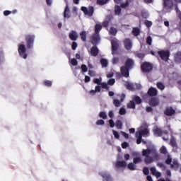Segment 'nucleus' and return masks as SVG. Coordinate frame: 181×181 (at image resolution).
<instances>
[{
  "mask_svg": "<svg viewBox=\"0 0 181 181\" xmlns=\"http://www.w3.org/2000/svg\"><path fill=\"white\" fill-rule=\"evenodd\" d=\"M142 156L144 157V163L149 165L153 162V158H159V154L156 150L152 148L144 149L141 152Z\"/></svg>",
  "mask_w": 181,
  "mask_h": 181,
  "instance_id": "obj_1",
  "label": "nucleus"
},
{
  "mask_svg": "<svg viewBox=\"0 0 181 181\" xmlns=\"http://www.w3.org/2000/svg\"><path fill=\"white\" fill-rule=\"evenodd\" d=\"M165 163L166 165H170L171 169H174L175 170L179 169V162L177 160H173L172 163V157L169 154L167 156Z\"/></svg>",
  "mask_w": 181,
  "mask_h": 181,
  "instance_id": "obj_2",
  "label": "nucleus"
},
{
  "mask_svg": "<svg viewBox=\"0 0 181 181\" xmlns=\"http://www.w3.org/2000/svg\"><path fill=\"white\" fill-rule=\"evenodd\" d=\"M158 54L163 62H169V57H170V51L168 49H161L158 51Z\"/></svg>",
  "mask_w": 181,
  "mask_h": 181,
  "instance_id": "obj_3",
  "label": "nucleus"
},
{
  "mask_svg": "<svg viewBox=\"0 0 181 181\" xmlns=\"http://www.w3.org/2000/svg\"><path fill=\"white\" fill-rule=\"evenodd\" d=\"M141 69L143 73H151L153 70V65L148 62H145L141 64Z\"/></svg>",
  "mask_w": 181,
  "mask_h": 181,
  "instance_id": "obj_4",
  "label": "nucleus"
},
{
  "mask_svg": "<svg viewBox=\"0 0 181 181\" xmlns=\"http://www.w3.org/2000/svg\"><path fill=\"white\" fill-rule=\"evenodd\" d=\"M163 10L168 13L173 9V0H163Z\"/></svg>",
  "mask_w": 181,
  "mask_h": 181,
  "instance_id": "obj_5",
  "label": "nucleus"
},
{
  "mask_svg": "<svg viewBox=\"0 0 181 181\" xmlns=\"http://www.w3.org/2000/svg\"><path fill=\"white\" fill-rule=\"evenodd\" d=\"M35 35H27L25 36V42L27 49H33V45L35 43Z\"/></svg>",
  "mask_w": 181,
  "mask_h": 181,
  "instance_id": "obj_6",
  "label": "nucleus"
},
{
  "mask_svg": "<svg viewBox=\"0 0 181 181\" xmlns=\"http://www.w3.org/2000/svg\"><path fill=\"white\" fill-rule=\"evenodd\" d=\"M18 52L21 57L23 59H28V54H26V47L23 44L18 46Z\"/></svg>",
  "mask_w": 181,
  "mask_h": 181,
  "instance_id": "obj_7",
  "label": "nucleus"
},
{
  "mask_svg": "<svg viewBox=\"0 0 181 181\" xmlns=\"http://www.w3.org/2000/svg\"><path fill=\"white\" fill-rule=\"evenodd\" d=\"M81 9L85 15H87V16H92L94 13V6H90L88 8L82 6Z\"/></svg>",
  "mask_w": 181,
  "mask_h": 181,
  "instance_id": "obj_8",
  "label": "nucleus"
},
{
  "mask_svg": "<svg viewBox=\"0 0 181 181\" xmlns=\"http://www.w3.org/2000/svg\"><path fill=\"white\" fill-rule=\"evenodd\" d=\"M164 114L167 117H172L176 114V110L172 107V106L167 107L164 110Z\"/></svg>",
  "mask_w": 181,
  "mask_h": 181,
  "instance_id": "obj_9",
  "label": "nucleus"
},
{
  "mask_svg": "<svg viewBox=\"0 0 181 181\" xmlns=\"http://www.w3.org/2000/svg\"><path fill=\"white\" fill-rule=\"evenodd\" d=\"M134 66H135L134 59L128 58L125 62L124 66L129 69V70H132V69H134Z\"/></svg>",
  "mask_w": 181,
  "mask_h": 181,
  "instance_id": "obj_10",
  "label": "nucleus"
},
{
  "mask_svg": "<svg viewBox=\"0 0 181 181\" xmlns=\"http://www.w3.org/2000/svg\"><path fill=\"white\" fill-rule=\"evenodd\" d=\"M137 134L141 135V136L149 135V129H148V127H144V126H141L140 130L137 132Z\"/></svg>",
  "mask_w": 181,
  "mask_h": 181,
  "instance_id": "obj_11",
  "label": "nucleus"
},
{
  "mask_svg": "<svg viewBox=\"0 0 181 181\" xmlns=\"http://www.w3.org/2000/svg\"><path fill=\"white\" fill-rule=\"evenodd\" d=\"M100 34H93L90 37V42L92 45H98L100 42Z\"/></svg>",
  "mask_w": 181,
  "mask_h": 181,
  "instance_id": "obj_12",
  "label": "nucleus"
},
{
  "mask_svg": "<svg viewBox=\"0 0 181 181\" xmlns=\"http://www.w3.org/2000/svg\"><path fill=\"white\" fill-rule=\"evenodd\" d=\"M129 70L127 66H122L120 68V73L123 77L128 78L129 77Z\"/></svg>",
  "mask_w": 181,
  "mask_h": 181,
  "instance_id": "obj_13",
  "label": "nucleus"
},
{
  "mask_svg": "<svg viewBox=\"0 0 181 181\" xmlns=\"http://www.w3.org/2000/svg\"><path fill=\"white\" fill-rule=\"evenodd\" d=\"M112 45V54H114V52H117L119 49V43L115 40L111 41Z\"/></svg>",
  "mask_w": 181,
  "mask_h": 181,
  "instance_id": "obj_14",
  "label": "nucleus"
},
{
  "mask_svg": "<svg viewBox=\"0 0 181 181\" xmlns=\"http://www.w3.org/2000/svg\"><path fill=\"white\" fill-rule=\"evenodd\" d=\"M124 48L126 50H131L132 49V41L129 38H126L124 40Z\"/></svg>",
  "mask_w": 181,
  "mask_h": 181,
  "instance_id": "obj_15",
  "label": "nucleus"
},
{
  "mask_svg": "<svg viewBox=\"0 0 181 181\" xmlns=\"http://www.w3.org/2000/svg\"><path fill=\"white\" fill-rule=\"evenodd\" d=\"M90 56H93V57H97V56H98V53H100V49H98V47H97V46H93L90 48Z\"/></svg>",
  "mask_w": 181,
  "mask_h": 181,
  "instance_id": "obj_16",
  "label": "nucleus"
},
{
  "mask_svg": "<svg viewBox=\"0 0 181 181\" xmlns=\"http://www.w3.org/2000/svg\"><path fill=\"white\" fill-rule=\"evenodd\" d=\"M69 37L71 40H73V42H76L78 39V34H77V32L75 30H71L69 33Z\"/></svg>",
  "mask_w": 181,
  "mask_h": 181,
  "instance_id": "obj_17",
  "label": "nucleus"
},
{
  "mask_svg": "<svg viewBox=\"0 0 181 181\" xmlns=\"http://www.w3.org/2000/svg\"><path fill=\"white\" fill-rule=\"evenodd\" d=\"M147 94L149 97H156V95H158V90L153 87H151L148 89Z\"/></svg>",
  "mask_w": 181,
  "mask_h": 181,
  "instance_id": "obj_18",
  "label": "nucleus"
},
{
  "mask_svg": "<svg viewBox=\"0 0 181 181\" xmlns=\"http://www.w3.org/2000/svg\"><path fill=\"white\" fill-rule=\"evenodd\" d=\"M148 104L151 107H157V105H159V99L156 98H152L149 100Z\"/></svg>",
  "mask_w": 181,
  "mask_h": 181,
  "instance_id": "obj_19",
  "label": "nucleus"
},
{
  "mask_svg": "<svg viewBox=\"0 0 181 181\" xmlns=\"http://www.w3.org/2000/svg\"><path fill=\"white\" fill-rule=\"evenodd\" d=\"M100 175L104 179L103 181H112L111 175L108 173H100Z\"/></svg>",
  "mask_w": 181,
  "mask_h": 181,
  "instance_id": "obj_20",
  "label": "nucleus"
},
{
  "mask_svg": "<svg viewBox=\"0 0 181 181\" xmlns=\"http://www.w3.org/2000/svg\"><path fill=\"white\" fill-rule=\"evenodd\" d=\"M174 60H175V63L181 64V51H178L175 54Z\"/></svg>",
  "mask_w": 181,
  "mask_h": 181,
  "instance_id": "obj_21",
  "label": "nucleus"
},
{
  "mask_svg": "<svg viewBox=\"0 0 181 181\" xmlns=\"http://www.w3.org/2000/svg\"><path fill=\"white\" fill-rule=\"evenodd\" d=\"M71 16L70 14V8H69V5H66L64 11V18H66L67 19H69Z\"/></svg>",
  "mask_w": 181,
  "mask_h": 181,
  "instance_id": "obj_22",
  "label": "nucleus"
},
{
  "mask_svg": "<svg viewBox=\"0 0 181 181\" xmlns=\"http://www.w3.org/2000/svg\"><path fill=\"white\" fill-rule=\"evenodd\" d=\"M153 132L154 135H156V136H162L163 131L162 129H160L159 127H154Z\"/></svg>",
  "mask_w": 181,
  "mask_h": 181,
  "instance_id": "obj_23",
  "label": "nucleus"
},
{
  "mask_svg": "<svg viewBox=\"0 0 181 181\" xmlns=\"http://www.w3.org/2000/svg\"><path fill=\"white\" fill-rule=\"evenodd\" d=\"M150 170L153 176H156V177H160L162 176V173L156 171V168L155 167H151L150 168Z\"/></svg>",
  "mask_w": 181,
  "mask_h": 181,
  "instance_id": "obj_24",
  "label": "nucleus"
},
{
  "mask_svg": "<svg viewBox=\"0 0 181 181\" xmlns=\"http://www.w3.org/2000/svg\"><path fill=\"white\" fill-rule=\"evenodd\" d=\"M116 168H126L127 167V162L122 160V161H117Z\"/></svg>",
  "mask_w": 181,
  "mask_h": 181,
  "instance_id": "obj_25",
  "label": "nucleus"
},
{
  "mask_svg": "<svg viewBox=\"0 0 181 181\" xmlns=\"http://www.w3.org/2000/svg\"><path fill=\"white\" fill-rule=\"evenodd\" d=\"M132 33L134 36H139L141 35V30L137 27L133 28Z\"/></svg>",
  "mask_w": 181,
  "mask_h": 181,
  "instance_id": "obj_26",
  "label": "nucleus"
},
{
  "mask_svg": "<svg viewBox=\"0 0 181 181\" xmlns=\"http://www.w3.org/2000/svg\"><path fill=\"white\" fill-rule=\"evenodd\" d=\"M136 138H137V139H136V144H137V145L141 144V143L142 141L144 142V144H146V141L142 140V136L138 134V133H136Z\"/></svg>",
  "mask_w": 181,
  "mask_h": 181,
  "instance_id": "obj_27",
  "label": "nucleus"
},
{
  "mask_svg": "<svg viewBox=\"0 0 181 181\" xmlns=\"http://www.w3.org/2000/svg\"><path fill=\"white\" fill-rule=\"evenodd\" d=\"M80 36L82 42H87V33L86 31L81 32Z\"/></svg>",
  "mask_w": 181,
  "mask_h": 181,
  "instance_id": "obj_28",
  "label": "nucleus"
},
{
  "mask_svg": "<svg viewBox=\"0 0 181 181\" xmlns=\"http://www.w3.org/2000/svg\"><path fill=\"white\" fill-rule=\"evenodd\" d=\"M100 64L102 65V67H108V60L106 59L102 58L100 59Z\"/></svg>",
  "mask_w": 181,
  "mask_h": 181,
  "instance_id": "obj_29",
  "label": "nucleus"
},
{
  "mask_svg": "<svg viewBox=\"0 0 181 181\" xmlns=\"http://www.w3.org/2000/svg\"><path fill=\"white\" fill-rule=\"evenodd\" d=\"M118 33V30H117V28L112 27L110 29L109 33L112 35V36H117V33Z\"/></svg>",
  "mask_w": 181,
  "mask_h": 181,
  "instance_id": "obj_30",
  "label": "nucleus"
},
{
  "mask_svg": "<svg viewBox=\"0 0 181 181\" xmlns=\"http://www.w3.org/2000/svg\"><path fill=\"white\" fill-rule=\"evenodd\" d=\"M101 29H103V25H101L100 24H96L95 25V33L98 35L101 31Z\"/></svg>",
  "mask_w": 181,
  "mask_h": 181,
  "instance_id": "obj_31",
  "label": "nucleus"
},
{
  "mask_svg": "<svg viewBox=\"0 0 181 181\" xmlns=\"http://www.w3.org/2000/svg\"><path fill=\"white\" fill-rule=\"evenodd\" d=\"M110 2V0H97V5H100L103 6V5H105Z\"/></svg>",
  "mask_w": 181,
  "mask_h": 181,
  "instance_id": "obj_32",
  "label": "nucleus"
},
{
  "mask_svg": "<svg viewBox=\"0 0 181 181\" xmlns=\"http://www.w3.org/2000/svg\"><path fill=\"white\" fill-rule=\"evenodd\" d=\"M134 54H135L136 57H138L139 59H141V60H144V58L145 57V53L136 52Z\"/></svg>",
  "mask_w": 181,
  "mask_h": 181,
  "instance_id": "obj_33",
  "label": "nucleus"
},
{
  "mask_svg": "<svg viewBox=\"0 0 181 181\" xmlns=\"http://www.w3.org/2000/svg\"><path fill=\"white\" fill-rule=\"evenodd\" d=\"M156 86L158 90H160L161 91H163V90H165V85L162 82H158L156 83Z\"/></svg>",
  "mask_w": 181,
  "mask_h": 181,
  "instance_id": "obj_34",
  "label": "nucleus"
},
{
  "mask_svg": "<svg viewBox=\"0 0 181 181\" xmlns=\"http://www.w3.org/2000/svg\"><path fill=\"white\" fill-rule=\"evenodd\" d=\"M116 128L117 129H122V122L119 119L116 121Z\"/></svg>",
  "mask_w": 181,
  "mask_h": 181,
  "instance_id": "obj_35",
  "label": "nucleus"
},
{
  "mask_svg": "<svg viewBox=\"0 0 181 181\" xmlns=\"http://www.w3.org/2000/svg\"><path fill=\"white\" fill-rule=\"evenodd\" d=\"M115 15H118V16L121 15V6H115Z\"/></svg>",
  "mask_w": 181,
  "mask_h": 181,
  "instance_id": "obj_36",
  "label": "nucleus"
},
{
  "mask_svg": "<svg viewBox=\"0 0 181 181\" xmlns=\"http://www.w3.org/2000/svg\"><path fill=\"white\" fill-rule=\"evenodd\" d=\"M127 168H128V169H129V170H136V168L135 166V164H134V163H129L127 165Z\"/></svg>",
  "mask_w": 181,
  "mask_h": 181,
  "instance_id": "obj_37",
  "label": "nucleus"
},
{
  "mask_svg": "<svg viewBox=\"0 0 181 181\" xmlns=\"http://www.w3.org/2000/svg\"><path fill=\"white\" fill-rule=\"evenodd\" d=\"M160 153H162L163 155H168V150L166 149V147L165 146H163L160 148Z\"/></svg>",
  "mask_w": 181,
  "mask_h": 181,
  "instance_id": "obj_38",
  "label": "nucleus"
},
{
  "mask_svg": "<svg viewBox=\"0 0 181 181\" xmlns=\"http://www.w3.org/2000/svg\"><path fill=\"white\" fill-rule=\"evenodd\" d=\"M142 162V158L140 157H136L133 158V163L136 165V163H141Z\"/></svg>",
  "mask_w": 181,
  "mask_h": 181,
  "instance_id": "obj_39",
  "label": "nucleus"
},
{
  "mask_svg": "<svg viewBox=\"0 0 181 181\" xmlns=\"http://www.w3.org/2000/svg\"><path fill=\"white\" fill-rule=\"evenodd\" d=\"M127 108L135 109V102L130 100L129 103H127Z\"/></svg>",
  "mask_w": 181,
  "mask_h": 181,
  "instance_id": "obj_40",
  "label": "nucleus"
},
{
  "mask_svg": "<svg viewBox=\"0 0 181 181\" xmlns=\"http://www.w3.org/2000/svg\"><path fill=\"white\" fill-rule=\"evenodd\" d=\"M134 100L135 101L136 104H142V99L139 96L134 97Z\"/></svg>",
  "mask_w": 181,
  "mask_h": 181,
  "instance_id": "obj_41",
  "label": "nucleus"
},
{
  "mask_svg": "<svg viewBox=\"0 0 181 181\" xmlns=\"http://www.w3.org/2000/svg\"><path fill=\"white\" fill-rule=\"evenodd\" d=\"M99 117L100 118H103V119H107V113L105 112H100L99 113Z\"/></svg>",
  "mask_w": 181,
  "mask_h": 181,
  "instance_id": "obj_42",
  "label": "nucleus"
},
{
  "mask_svg": "<svg viewBox=\"0 0 181 181\" xmlns=\"http://www.w3.org/2000/svg\"><path fill=\"white\" fill-rule=\"evenodd\" d=\"M141 17L144 19H148V18H149V13L146 11H141Z\"/></svg>",
  "mask_w": 181,
  "mask_h": 181,
  "instance_id": "obj_43",
  "label": "nucleus"
},
{
  "mask_svg": "<svg viewBox=\"0 0 181 181\" xmlns=\"http://www.w3.org/2000/svg\"><path fill=\"white\" fill-rule=\"evenodd\" d=\"M44 86H46V87H52V81L49 80H45L43 81Z\"/></svg>",
  "mask_w": 181,
  "mask_h": 181,
  "instance_id": "obj_44",
  "label": "nucleus"
},
{
  "mask_svg": "<svg viewBox=\"0 0 181 181\" xmlns=\"http://www.w3.org/2000/svg\"><path fill=\"white\" fill-rule=\"evenodd\" d=\"M113 104L115 107H119L121 105V101H119V100L115 99L113 100Z\"/></svg>",
  "mask_w": 181,
  "mask_h": 181,
  "instance_id": "obj_45",
  "label": "nucleus"
},
{
  "mask_svg": "<svg viewBox=\"0 0 181 181\" xmlns=\"http://www.w3.org/2000/svg\"><path fill=\"white\" fill-rule=\"evenodd\" d=\"M5 58L4 57V51L0 50V64L1 63H4Z\"/></svg>",
  "mask_w": 181,
  "mask_h": 181,
  "instance_id": "obj_46",
  "label": "nucleus"
},
{
  "mask_svg": "<svg viewBox=\"0 0 181 181\" xmlns=\"http://www.w3.org/2000/svg\"><path fill=\"white\" fill-rule=\"evenodd\" d=\"M146 43L148 46H152V37L148 36L146 38Z\"/></svg>",
  "mask_w": 181,
  "mask_h": 181,
  "instance_id": "obj_47",
  "label": "nucleus"
},
{
  "mask_svg": "<svg viewBox=\"0 0 181 181\" xmlns=\"http://www.w3.org/2000/svg\"><path fill=\"white\" fill-rule=\"evenodd\" d=\"M100 86H101L102 88H105V90L110 89V87H108V84H107L106 83L103 82L100 83Z\"/></svg>",
  "mask_w": 181,
  "mask_h": 181,
  "instance_id": "obj_48",
  "label": "nucleus"
},
{
  "mask_svg": "<svg viewBox=\"0 0 181 181\" xmlns=\"http://www.w3.org/2000/svg\"><path fill=\"white\" fill-rule=\"evenodd\" d=\"M144 25H146V26L147 28H151V26H152V21H148V20H146V21H144Z\"/></svg>",
  "mask_w": 181,
  "mask_h": 181,
  "instance_id": "obj_49",
  "label": "nucleus"
},
{
  "mask_svg": "<svg viewBox=\"0 0 181 181\" xmlns=\"http://www.w3.org/2000/svg\"><path fill=\"white\" fill-rule=\"evenodd\" d=\"M112 134L116 139H119V134L115 130H112Z\"/></svg>",
  "mask_w": 181,
  "mask_h": 181,
  "instance_id": "obj_50",
  "label": "nucleus"
},
{
  "mask_svg": "<svg viewBox=\"0 0 181 181\" xmlns=\"http://www.w3.org/2000/svg\"><path fill=\"white\" fill-rule=\"evenodd\" d=\"M126 113H127V110H125V108H124V107L120 108V110L119 111V114L120 115H125Z\"/></svg>",
  "mask_w": 181,
  "mask_h": 181,
  "instance_id": "obj_51",
  "label": "nucleus"
},
{
  "mask_svg": "<svg viewBox=\"0 0 181 181\" xmlns=\"http://www.w3.org/2000/svg\"><path fill=\"white\" fill-rule=\"evenodd\" d=\"M81 70H82V73H87V70H88V69L87 68V66L86 64H82Z\"/></svg>",
  "mask_w": 181,
  "mask_h": 181,
  "instance_id": "obj_52",
  "label": "nucleus"
},
{
  "mask_svg": "<svg viewBox=\"0 0 181 181\" xmlns=\"http://www.w3.org/2000/svg\"><path fill=\"white\" fill-rule=\"evenodd\" d=\"M107 84L109 86H114V84H115V79L114 78L109 79L107 81Z\"/></svg>",
  "mask_w": 181,
  "mask_h": 181,
  "instance_id": "obj_53",
  "label": "nucleus"
},
{
  "mask_svg": "<svg viewBox=\"0 0 181 181\" xmlns=\"http://www.w3.org/2000/svg\"><path fill=\"white\" fill-rule=\"evenodd\" d=\"M143 173L144 175H146V176H148V175H149V168L145 167L143 168Z\"/></svg>",
  "mask_w": 181,
  "mask_h": 181,
  "instance_id": "obj_54",
  "label": "nucleus"
},
{
  "mask_svg": "<svg viewBox=\"0 0 181 181\" xmlns=\"http://www.w3.org/2000/svg\"><path fill=\"white\" fill-rule=\"evenodd\" d=\"M170 144L171 146H173V148H175V146H177L176 140H175V139H172L170 141Z\"/></svg>",
  "mask_w": 181,
  "mask_h": 181,
  "instance_id": "obj_55",
  "label": "nucleus"
},
{
  "mask_svg": "<svg viewBox=\"0 0 181 181\" xmlns=\"http://www.w3.org/2000/svg\"><path fill=\"white\" fill-rule=\"evenodd\" d=\"M120 6L121 8H128V6H129V4L126 1L125 3L121 4Z\"/></svg>",
  "mask_w": 181,
  "mask_h": 181,
  "instance_id": "obj_56",
  "label": "nucleus"
},
{
  "mask_svg": "<svg viewBox=\"0 0 181 181\" xmlns=\"http://www.w3.org/2000/svg\"><path fill=\"white\" fill-rule=\"evenodd\" d=\"M128 146H129V144H128V142H123L122 144V148H123V149H127V148H128Z\"/></svg>",
  "mask_w": 181,
  "mask_h": 181,
  "instance_id": "obj_57",
  "label": "nucleus"
},
{
  "mask_svg": "<svg viewBox=\"0 0 181 181\" xmlns=\"http://www.w3.org/2000/svg\"><path fill=\"white\" fill-rule=\"evenodd\" d=\"M108 25H110V21H105L102 23V26H103V28H108Z\"/></svg>",
  "mask_w": 181,
  "mask_h": 181,
  "instance_id": "obj_58",
  "label": "nucleus"
},
{
  "mask_svg": "<svg viewBox=\"0 0 181 181\" xmlns=\"http://www.w3.org/2000/svg\"><path fill=\"white\" fill-rule=\"evenodd\" d=\"M104 124H105V122L103 119H98L96 122V125H104Z\"/></svg>",
  "mask_w": 181,
  "mask_h": 181,
  "instance_id": "obj_59",
  "label": "nucleus"
},
{
  "mask_svg": "<svg viewBox=\"0 0 181 181\" xmlns=\"http://www.w3.org/2000/svg\"><path fill=\"white\" fill-rule=\"evenodd\" d=\"M71 63L72 66H77V64H78L77 59H76L74 58L71 60Z\"/></svg>",
  "mask_w": 181,
  "mask_h": 181,
  "instance_id": "obj_60",
  "label": "nucleus"
},
{
  "mask_svg": "<svg viewBox=\"0 0 181 181\" xmlns=\"http://www.w3.org/2000/svg\"><path fill=\"white\" fill-rule=\"evenodd\" d=\"M109 124L110 128H114L115 127V123L114 122V120H112V119L109 120Z\"/></svg>",
  "mask_w": 181,
  "mask_h": 181,
  "instance_id": "obj_61",
  "label": "nucleus"
},
{
  "mask_svg": "<svg viewBox=\"0 0 181 181\" xmlns=\"http://www.w3.org/2000/svg\"><path fill=\"white\" fill-rule=\"evenodd\" d=\"M93 83H95V84H98V86H100V84H101V78H95L93 80Z\"/></svg>",
  "mask_w": 181,
  "mask_h": 181,
  "instance_id": "obj_62",
  "label": "nucleus"
},
{
  "mask_svg": "<svg viewBox=\"0 0 181 181\" xmlns=\"http://www.w3.org/2000/svg\"><path fill=\"white\" fill-rule=\"evenodd\" d=\"M77 46H78L77 42H73L71 45L72 50H76V49H77Z\"/></svg>",
  "mask_w": 181,
  "mask_h": 181,
  "instance_id": "obj_63",
  "label": "nucleus"
},
{
  "mask_svg": "<svg viewBox=\"0 0 181 181\" xmlns=\"http://www.w3.org/2000/svg\"><path fill=\"white\" fill-rule=\"evenodd\" d=\"M157 166H158L159 168H163V169H166V165H165V164H163V163H157Z\"/></svg>",
  "mask_w": 181,
  "mask_h": 181,
  "instance_id": "obj_64",
  "label": "nucleus"
}]
</instances>
